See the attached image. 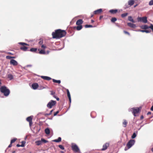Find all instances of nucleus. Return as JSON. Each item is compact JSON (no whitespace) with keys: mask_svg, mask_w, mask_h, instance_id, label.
I'll use <instances>...</instances> for the list:
<instances>
[{"mask_svg":"<svg viewBox=\"0 0 153 153\" xmlns=\"http://www.w3.org/2000/svg\"><path fill=\"white\" fill-rule=\"evenodd\" d=\"M39 86L38 83H33L32 85V87L33 89L36 90L37 89Z\"/></svg>","mask_w":153,"mask_h":153,"instance_id":"nucleus-9","label":"nucleus"},{"mask_svg":"<svg viewBox=\"0 0 153 153\" xmlns=\"http://www.w3.org/2000/svg\"><path fill=\"white\" fill-rule=\"evenodd\" d=\"M55 93L52 91H51V95L53 96L54 98H56V96L55 95Z\"/></svg>","mask_w":153,"mask_h":153,"instance_id":"nucleus-35","label":"nucleus"},{"mask_svg":"<svg viewBox=\"0 0 153 153\" xmlns=\"http://www.w3.org/2000/svg\"><path fill=\"white\" fill-rule=\"evenodd\" d=\"M32 117L33 116H30L28 117L26 119V120H27V121L28 122L32 121Z\"/></svg>","mask_w":153,"mask_h":153,"instance_id":"nucleus-23","label":"nucleus"},{"mask_svg":"<svg viewBox=\"0 0 153 153\" xmlns=\"http://www.w3.org/2000/svg\"><path fill=\"white\" fill-rule=\"evenodd\" d=\"M36 145L39 146L42 144L41 140H38L36 142Z\"/></svg>","mask_w":153,"mask_h":153,"instance_id":"nucleus-32","label":"nucleus"},{"mask_svg":"<svg viewBox=\"0 0 153 153\" xmlns=\"http://www.w3.org/2000/svg\"><path fill=\"white\" fill-rule=\"evenodd\" d=\"M41 77L45 80H50L51 79V78L48 76H41Z\"/></svg>","mask_w":153,"mask_h":153,"instance_id":"nucleus-13","label":"nucleus"},{"mask_svg":"<svg viewBox=\"0 0 153 153\" xmlns=\"http://www.w3.org/2000/svg\"><path fill=\"white\" fill-rule=\"evenodd\" d=\"M10 64L13 66L17 65L18 64L17 62L14 59H11L10 62Z\"/></svg>","mask_w":153,"mask_h":153,"instance_id":"nucleus-8","label":"nucleus"},{"mask_svg":"<svg viewBox=\"0 0 153 153\" xmlns=\"http://www.w3.org/2000/svg\"><path fill=\"white\" fill-rule=\"evenodd\" d=\"M130 7V6H129V5H128V4H125V5L124 6V9H126V8H128V7Z\"/></svg>","mask_w":153,"mask_h":153,"instance_id":"nucleus-43","label":"nucleus"},{"mask_svg":"<svg viewBox=\"0 0 153 153\" xmlns=\"http://www.w3.org/2000/svg\"><path fill=\"white\" fill-rule=\"evenodd\" d=\"M37 50V48H31L30 49V51L32 52H36Z\"/></svg>","mask_w":153,"mask_h":153,"instance_id":"nucleus-31","label":"nucleus"},{"mask_svg":"<svg viewBox=\"0 0 153 153\" xmlns=\"http://www.w3.org/2000/svg\"><path fill=\"white\" fill-rule=\"evenodd\" d=\"M43 43L42 41L41 40L39 42V44L41 45H42Z\"/></svg>","mask_w":153,"mask_h":153,"instance_id":"nucleus-50","label":"nucleus"},{"mask_svg":"<svg viewBox=\"0 0 153 153\" xmlns=\"http://www.w3.org/2000/svg\"><path fill=\"white\" fill-rule=\"evenodd\" d=\"M128 19L129 21L131 22L132 23H134L135 22L134 20L131 16H129L128 18Z\"/></svg>","mask_w":153,"mask_h":153,"instance_id":"nucleus-18","label":"nucleus"},{"mask_svg":"<svg viewBox=\"0 0 153 153\" xmlns=\"http://www.w3.org/2000/svg\"><path fill=\"white\" fill-rule=\"evenodd\" d=\"M137 20L138 22H141L144 23H146L147 22V17L146 16L138 17L137 18Z\"/></svg>","mask_w":153,"mask_h":153,"instance_id":"nucleus-4","label":"nucleus"},{"mask_svg":"<svg viewBox=\"0 0 153 153\" xmlns=\"http://www.w3.org/2000/svg\"><path fill=\"white\" fill-rule=\"evenodd\" d=\"M66 33L65 30L59 29L56 30L55 32H52V35L53 38L59 39L65 36Z\"/></svg>","mask_w":153,"mask_h":153,"instance_id":"nucleus-1","label":"nucleus"},{"mask_svg":"<svg viewBox=\"0 0 153 153\" xmlns=\"http://www.w3.org/2000/svg\"><path fill=\"white\" fill-rule=\"evenodd\" d=\"M41 47L43 48H46V47L44 45H42L41 46Z\"/></svg>","mask_w":153,"mask_h":153,"instance_id":"nucleus-51","label":"nucleus"},{"mask_svg":"<svg viewBox=\"0 0 153 153\" xmlns=\"http://www.w3.org/2000/svg\"><path fill=\"white\" fill-rule=\"evenodd\" d=\"M0 91L6 97H7L10 93V90L4 85L1 86L0 88Z\"/></svg>","mask_w":153,"mask_h":153,"instance_id":"nucleus-2","label":"nucleus"},{"mask_svg":"<svg viewBox=\"0 0 153 153\" xmlns=\"http://www.w3.org/2000/svg\"><path fill=\"white\" fill-rule=\"evenodd\" d=\"M142 32H146L147 33H149L151 32V31H149L147 30H142L141 31Z\"/></svg>","mask_w":153,"mask_h":153,"instance_id":"nucleus-37","label":"nucleus"},{"mask_svg":"<svg viewBox=\"0 0 153 153\" xmlns=\"http://www.w3.org/2000/svg\"><path fill=\"white\" fill-rule=\"evenodd\" d=\"M31 66H32V65H27V67H31Z\"/></svg>","mask_w":153,"mask_h":153,"instance_id":"nucleus-63","label":"nucleus"},{"mask_svg":"<svg viewBox=\"0 0 153 153\" xmlns=\"http://www.w3.org/2000/svg\"><path fill=\"white\" fill-rule=\"evenodd\" d=\"M61 137H59L57 139H55L53 140V141L54 142L58 143L60 142L61 141Z\"/></svg>","mask_w":153,"mask_h":153,"instance_id":"nucleus-20","label":"nucleus"},{"mask_svg":"<svg viewBox=\"0 0 153 153\" xmlns=\"http://www.w3.org/2000/svg\"><path fill=\"white\" fill-rule=\"evenodd\" d=\"M151 114V112H148L147 113V115H149Z\"/></svg>","mask_w":153,"mask_h":153,"instance_id":"nucleus-57","label":"nucleus"},{"mask_svg":"<svg viewBox=\"0 0 153 153\" xmlns=\"http://www.w3.org/2000/svg\"><path fill=\"white\" fill-rule=\"evenodd\" d=\"M22 144H21V147H23L25 146V144L26 143L25 142V141H22Z\"/></svg>","mask_w":153,"mask_h":153,"instance_id":"nucleus-42","label":"nucleus"},{"mask_svg":"<svg viewBox=\"0 0 153 153\" xmlns=\"http://www.w3.org/2000/svg\"><path fill=\"white\" fill-rule=\"evenodd\" d=\"M135 140H130L127 144L126 146L128 149L131 148L135 143Z\"/></svg>","mask_w":153,"mask_h":153,"instance_id":"nucleus-6","label":"nucleus"},{"mask_svg":"<svg viewBox=\"0 0 153 153\" xmlns=\"http://www.w3.org/2000/svg\"><path fill=\"white\" fill-rule=\"evenodd\" d=\"M109 143H106L105 144H104L102 147V150L104 151L106 149H107V148L109 146Z\"/></svg>","mask_w":153,"mask_h":153,"instance_id":"nucleus-10","label":"nucleus"},{"mask_svg":"<svg viewBox=\"0 0 153 153\" xmlns=\"http://www.w3.org/2000/svg\"><path fill=\"white\" fill-rule=\"evenodd\" d=\"M117 20V19L115 17H112L111 20V21L112 22H114L116 21Z\"/></svg>","mask_w":153,"mask_h":153,"instance_id":"nucleus-34","label":"nucleus"},{"mask_svg":"<svg viewBox=\"0 0 153 153\" xmlns=\"http://www.w3.org/2000/svg\"><path fill=\"white\" fill-rule=\"evenodd\" d=\"M72 150L75 152H78L79 150V149L78 146L76 144L72 146Z\"/></svg>","mask_w":153,"mask_h":153,"instance_id":"nucleus-7","label":"nucleus"},{"mask_svg":"<svg viewBox=\"0 0 153 153\" xmlns=\"http://www.w3.org/2000/svg\"><path fill=\"white\" fill-rule=\"evenodd\" d=\"M12 143H10V145L8 146V148L11 147L12 146Z\"/></svg>","mask_w":153,"mask_h":153,"instance_id":"nucleus-53","label":"nucleus"},{"mask_svg":"<svg viewBox=\"0 0 153 153\" xmlns=\"http://www.w3.org/2000/svg\"><path fill=\"white\" fill-rule=\"evenodd\" d=\"M52 80L53 82L57 83L59 84L61 83V81L60 80H56L54 79H53Z\"/></svg>","mask_w":153,"mask_h":153,"instance_id":"nucleus-27","label":"nucleus"},{"mask_svg":"<svg viewBox=\"0 0 153 153\" xmlns=\"http://www.w3.org/2000/svg\"><path fill=\"white\" fill-rule=\"evenodd\" d=\"M7 77L10 80H11L13 79V76L10 74H9L8 75Z\"/></svg>","mask_w":153,"mask_h":153,"instance_id":"nucleus-25","label":"nucleus"},{"mask_svg":"<svg viewBox=\"0 0 153 153\" xmlns=\"http://www.w3.org/2000/svg\"><path fill=\"white\" fill-rule=\"evenodd\" d=\"M56 102L55 101L51 100L48 103L47 106L49 108H51L53 106L56 105Z\"/></svg>","mask_w":153,"mask_h":153,"instance_id":"nucleus-5","label":"nucleus"},{"mask_svg":"<svg viewBox=\"0 0 153 153\" xmlns=\"http://www.w3.org/2000/svg\"><path fill=\"white\" fill-rule=\"evenodd\" d=\"M149 28H150L153 32V25L152 24H150V26H149Z\"/></svg>","mask_w":153,"mask_h":153,"instance_id":"nucleus-41","label":"nucleus"},{"mask_svg":"<svg viewBox=\"0 0 153 153\" xmlns=\"http://www.w3.org/2000/svg\"><path fill=\"white\" fill-rule=\"evenodd\" d=\"M123 32L125 33L128 34V36H130V33L128 32L125 30H124Z\"/></svg>","mask_w":153,"mask_h":153,"instance_id":"nucleus-48","label":"nucleus"},{"mask_svg":"<svg viewBox=\"0 0 153 153\" xmlns=\"http://www.w3.org/2000/svg\"><path fill=\"white\" fill-rule=\"evenodd\" d=\"M56 98V100L57 101H59V98L57 97H56V98Z\"/></svg>","mask_w":153,"mask_h":153,"instance_id":"nucleus-55","label":"nucleus"},{"mask_svg":"<svg viewBox=\"0 0 153 153\" xmlns=\"http://www.w3.org/2000/svg\"><path fill=\"white\" fill-rule=\"evenodd\" d=\"M138 5V4H136V5H134V8L136 7Z\"/></svg>","mask_w":153,"mask_h":153,"instance_id":"nucleus-61","label":"nucleus"},{"mask_svg":"<svg viewBox=\"0 0 153 153\" xmlns=\"http://www.w3.org/2000/svg\"><path fill=\"white\" fill-rule=\"evenodd\" d=\"M149 5L151 6L153 5V0H151L149 2Z\"/></svg>","mask_w":153,"mask_h":153,"instance_id":"nucleus-44","label":"nucleus"},{"mask_svg":"<svg viewBox=\"0 0 153 153\" xmlns=\"http://www.w3.org/2000/svg\"><path fill=\"white\" fill-rule=\"evenodd\" d=\"M94 14V13L93 14L91 13V17H92L93 16Z\"/></svg>","mask_w":153,"mask_h":153,"instance_id":"nucleus-59","label":"nucleus"},{"mask_svg":"<svg viewBox=\"0 0 153 153\" xmlns=\"http://www.w3.org/2000/svg\"><path fill=\"white\" fill-rule=\"evenodd\" d=\"M66 91H67V96H68V99L71 98V95H70V93L69 90L68 89H67Z\"/></svg>","mask_w":153,"mask_h":153,"instance_id":"nucleus-29","label":"nucleus"},{"mask_svg":"<svg viewBox=\"0 0 153 153\" xmlns=\"http://www.w3.org/2000/svg\"><path fill=\"white\" fill-rule=\"evenodd\" d=\"M39 53L40 54H46V53L45 51V50H41L39 51Z\"/></svg>","mask_w":153,"mask_h":153,"instance_id":"nucleus-26","label":"nucleus"},{"mask_svg":"<svg viewBox=\"0 0 153 153\" xmlns=\"http://www.w3.org/2000/svg\"><path fill=\"white\" fill-rule=\"evenodd\" d=\"M137 134V131L136 132H134L133 134L131 136V138L132 139H134V138H135L136 137Z\"/></svg>","mask_w":153,"mask_h":153,"instance_id":"nucleus-21","label":"nucleus"},{"mask_svg":"<svg viewBox=\"0 0 153 153\" xmlns=\"http://www.w3.org/2000/svg\"><path fill=\"white\" fill-rule=\"evenodd\" d=\"M85 28H89V27H94L91 25H86L85 26ZM94 27H95L94 26Z\"/></svg>","mask_w":153,"mask_h":153,"instance_id":"nucleus-36","label":"nucleus"},{"mask_svg":"<svg viewBox=\"0 0 153 153\" xmlns=\"http://www.w3.org/2000/svg\"><path fill=\"white\" fill-rule=\"evenodd\" d=\"M82 28V25H78L76 27V28L77 30H81Z\"/></svg>","mask_w":153,"mask_h":153,"instance_id":"nucleus-30","label":"nucleus"},{"mask_svg":"<svg viewBox=\"0 0 153 153\" xmlns=\"http://www.w3.org/2000/svg\"><path fill=\"white\" fill-rule=\"evenodd\" d=\"M102 9H100L94 11V14H99L102 12Z\"/></svg>","mask_w":153,"mask_h":153,"instance_id":"nucleus-11","label":"nucleus"},{"mask_svg":"<svg viewBox=\"0 0 153 153\" xmlns=\"http://www.w3.org/2000/svg\"><path fill=\"white\" fill-rule=\"evenodd\" d=\"M149 26L146 25H141L140 26V27L142 29H146L149 28Z\"/></svg>","mask_w":153,"mask_h":153,"instance_id":"nucleus-17","label":"nucleus"},{"mask_svg":"<svg viewBox=\"0 0 153 153\" xmlns=\"http://www.w3.org/2000/svg\"><path fill=\"white\" fill-rule=\"evenodd\" d=\"M49 51H47L46 53V54H48L49 53Z\"/></svg>","mask_w":153,"mask_h":153,"instance_id":"nucleus-62","label":"nucleus"},{"mask_svg":"<svg viewBox=\"0 0 153 153\" xmlns=\"http://www.w3.org/2000/svg\"><path fill=\"white\" fill-rule=\"evenodd\" d=\"M58 147L62 150H64L65 149L64 147L61 145H59Z\"/></svg>","mask_w":153,"mask_h":153,"instance_id":"nucleus-40","label":"nucleus"},{"mask_svg":"<svg viewBox=\"0 0 153 153\" xmlns=\"http://www.w3.org/2000/svg\"><path fill=\"white\" fill-rule=\"evenodd\" d=\"M45 133L47 134H49L50 133V131L49 129L48 128H46L45 129Z\"/></svg>","mask_w":153,"mask_h":153,"instance_id":"nucleus-24","label":"nucleus"},{"mask_svg":"<svg viewBox=\"0 0 153 153\" xmlns=\"http://www.w3.org/2000/svg\"><path fill=\"white\" fill-rule=\"evenodd\" d=\"M128 4L130 6L133 5L134 4V0H129L128 1Z\"/></svg>","mask_w":153,"mask_h":153,"instance_id":"nucleus-15","label":"nucleus"},{"mask_svg":"<svg viewBox=\"0 0 153 153\" xmlns=\"http://www.w3.org/2000/svg\"><path fill=\"white\" fill-rule=\"evenodd\" d=\"M127 121L126 120H123V126L124 127H126L127 126Z\"/></svg>","mask_w":153,"mask_h":153,"instance_id":"nucleus-22","label":"nucleus"},{"mask_svg":"<svg viewBox=\"0 0 153 153\" xmlns=\"http://www.w3.org/2000/svg\"><path fill=\"white\" fill-rule=\"evenodd\" d=\"M21 145H20L19 144H17L16 145V146L17 147H21Z\"/></svg>","mask_w":153,"mask_h":153,"instance_id":"nucleus-54","label":"nucleus"},{"mask_svg":"<svg viewBox=\"0 0 153 153\" xmlns=\"http://www.w3.org/2000/svg\"><path fill=\"white\" fill-rule=\"evenodd\" d=\"M69 99V102H70V105H71V98L70 99Z\"/></svg>","mask_w":153,"mask_h":153,"instance_id":"nucleus-56","label":"nucleus"},{"mask_svg":"<svg viewBox=\"0 0 153 153\" xmlns=\"http://www.w3.org/2000/svg\"><path fill=\"white\" fill-rule=\"evenodd\" d=\"M12 56H6V58L7 59H12Z\"/></svg>","mask_w":153,"mask_h":153,"instance_id":"nucleus-47","label":"nucleus"},{"mask_svg":"<svg viewBox=\"0 0 153 153\" xmlns=\"http://www.w3.org/2000/svg\"><path fill=\"white\" fill-rule=\"evenodd\" d=\"M27 49L28 48L25 46L21 47L20 48V49L21 50H23V51H27Z\"/></svg>","mask_w":153,"mask_h":153,"instance_id":"nucleus-19","label":"nucleus"},{"mask_svg":"<svg viewBox=\"0 0 153 153\" xmlns=\"http://www.w3.org/2000/svg\"><path fill=\"white\" fill-rule=\"evenodd\" d=\"M41 140L42 141V142H44V143H46L48 142V141L45 140L43 138H42Z\"/></svg>","mask_w":153,"mask_h":153,"instance_id":"nucleus-45","label":"nucleus"},{"mask_svg":"<svg viewBox=\"0 0 153 153\" xmlns=\"http://www.w3.org/2000/svg\"><path fill=\"white\" fill-rule=\"evenodd\" d=\"M102 17H103V16H100V19H101Z\"/></svg>","mask_w":153,"mask_h":153,"instance_id":"nucleus-64","label":"nucleus"},{"mask_svg":"<svg viewBox=\"0 0 153 153\" xmlns=\"http://www.w3.org/2000/svg\"><path fill=\"white\" fill-rule=\"evenodd\" d=\"M140 107L137 108H133L128 109L129 111H131L134 116H136V114L139 112Z\"/></svg>","mask_w":153,"mask_h":153,"instance_id":"nucleus-3","label":"nucleus"},{"mask_svg":"<svg viewBox=\"0 0 153 153\" xmlns=\"http://www.w3.org/2000/svg\"><path fill=\"white\" fill-rule=\"evenodd\" d=\"M53 111V110H52L51 111H50L49 113H46V114H44V115L45 116L50 115H51L52 114V112Z\"/></svg>","mask_w":153,"mask_h":153,"instance_id":"nucleus-38","label":"nucleus"},{"mask_svg":"<svg viewBox=\"0 0 153 153\" xmlns=\"http://www.w3.org/2000/svg\"><path fill=\"white\" fill-rule=\"evenodd\" d=\"M59 111H57L56 112L54 113V116H55L56 115H57V114L59 113Z\"/></svg>","mask_w":153,"mask_h":153,"instance_id":"nucleus-49","label":"nucleus"},{"mask_svg":"<svg viewBox=\"0 0 153 153\" xmlns=\"http://www.w3.org/2000/svg\"><path fill=\"white\" fill-rule=\"evenodd\" d=\"M143 118V115H142L140 117V119H142Z\"/></svg>","mask_w":153,"mask_h":153,"instance_id":"nucleus-60","label":"nucleus"},{"mask_svg":"<svg viewBox=\"0 0 153 153\" xmlns=\"http://www.w3.org/2000/svg\"><path fill=\"white\" fill-rule=\"evenodd\" d=\"M66 91H67V96H68V99L71 98V95H70V93L69 90L68 89H67Z\"/></svg>","mask_w":153,"mask_h":153,"instance_id":"nucleus-28","label":"nucleus"},{"mask_svg":"<svg viewBox=\"0 0 153 153\" xmlns=\"http://www.w3.org/2000/svg\"><path fill=\"white\" fill-rule=\"evenodd\" d=\"M151 110L152 111H153V105H152L151 107Z\"/></svg>","mask_w":153,"mask_h":153,"instance_id":"nucleus-58","label":"nucleus"},{"mask_svg":"<svg viewBox=\"0 0 153 153\" xmlns=\"http://www.w3.org/2000/svg\"><path fill=\"white\" fill-rule=\"evenodd\" d=\"M118 11L117 9H111L109 11V12L112 14L116 13Z\"/></svg>","mask_w":153,"mask_h":153,"instance_id":"nucleus-14","label":"nucleus"},{"mask_svg":"<svg viewBox=\"0 0 153 153\" xmlns=\"http://www.w3.org/2000/svg\"><path fill=\"white\" fill-rule=\"evenodd\" d=\"M18 44L19 45H28L27 43H24V42H19Z\"/></svg>","mask_w":153,"mask_h":153,"instance_id":"nucleus-39","label":"nucleus"},{"mask_svg":"<svg viewBox=\"0 0 153 153\" xmlns=\"http://www.w3.org/2000/svg\"><path fill=\"white\" fill-rule=\"evenodd\" d=\"M29 125L30 126H31L32 124V121L29 122Z\"/></svg>","mask_w":153,"mask_h":153,"instance_id":"nucleus-52","label":"nucleus"},{"mask_svg":"<svg viewBox=\"0 0 153 153\" xmlns=\"http://www.w3.org/2000/svg\"><path fill=\"white\" fill-rule=\"evenodd\" d=\"M16 140H17V139L16 138L12 140H11L10 143H13Z\"/></svg>","mask_w":153,"mask_h":153,"instance_id":"nucleus-46","label":"nucleus"},{"mask_svg":"<svg viewBox=\"0 0 153 153\" xmlns=\"http://www.w3.org/2000/svg\"><path fill=\"white\" fill-rule=\"evenodd\" d=\"M128 13H124L122 14L121 15V16L122 18H124L128 15Z\"/></svg>","mask_w":153,"mask_h":153,"instance_id":"nucleus-33","label":"nucleus"},{"mask_svg":"<svg viewBox=\"0 0 153 153\" xmlns=\"http://www.w3.org/2000/svg\"><path fill=\"white\" fill-rule=\"evenodd\" d=\"M83 22V21L82 19H79L77 21L76 24L77 25H81Z\"/></svg>","mask_w":153,"mask_h":153,"instance_id":"nucleus-16","label":"nucleus"},{"mask_svg":"<svg viewBox=\"0 0 153 153\" xmlns=\"http://www.w3.org/2000/svg\"><path fill=\"white\" fill-rule=\"evenodd\" d=\"M128 25L131 28H134L136 27V25L130 22H128L127 23Z\"/></svg>","mask_w":153,"mask_h":153,"instance_id":"nucleus-12","label":"nucleus"}]
</instances>
